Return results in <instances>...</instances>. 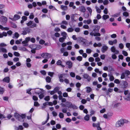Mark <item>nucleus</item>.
<instances>
[{
    "instance_id": "nucleus-50",
    "label": "nucleus",
    "mask_w": 130,
    "mask_h": 130,
    "mask_svg": "<svg viewBox=\"0 0 130 130\" xmlns=\"http://www.w3.org/2000/svg\"><path fill=\"white\" fill-rule=\"evenodd\" d=\"M74 30V29L71 28H69L67 30L68 32H72Z\"/></svg>"
},
{
    "instance_id": "nucleus-55",
    "label": "nucleus",
    "mask_w": 130,
    "mask_h": 130,
    "mask_svg": "<svg viewBox=\"0 0 130 130\" xmlns=\"http://www.w3.org/2000/svg\"><path fill=\"white\" fill-rule=\"evenodd\" d=\"M42 11L44 13H46L47 12L48 10L46 8H44L42 10Z\"/></svg>"
},
{
    "instance_id": "nucleus-28",
    "label": "nucleus",
    "mask_w": 130,
    "mask_h": 130,
    "mask_svg": "<svg viewBox=\"0 0 130 130\" xmlns=\"http://www.w3.org/2000/svg\"><path fill=\"white\" fill-rule=\"evenodd\" d=\"M60 88L58 87H55L54 89V90L56 93L58 92V91L60 90Z\"/></svg>"
},
{
    "instance_id": "nucleus-48",
    "label": "nucleus",
    "mask_w": 130,
    "mask_h": 130,
    "mask_svg": "<svg viewBox=\"0 0 130 130\" xmlns=\"http://www.w3.org/2000/svg\"><path fill=\"white\" fill-rule=\"evenodd\" d=\"M44 100L46 101H48L50 100V96H47L44 98Z\"/></svg>"
},
{
    "instance_id": "nucleus-22",
    "label": "nucleus",
    "mask_w": 130,
    "mask_h": 130,
    "mask_svg": "<svg viewBox=\"0 0 130 130\" xmlns=\"http://www.w3.org/2000/svg\"><path fill=\"white\" fill-rule=\"evenodd\" d=\"M86 89H87L86 92L87 93H89L92 91V89L90 87H87Z\"/></svg>"
},
{
    "instance_id": "nucleus-56",
    "label": "nucleus",
    "mask_w": 130,
    "mask_h": 130,
    "mask_svg": "<svg viewBox=\"0 0 130 130\" xmlns=\"http://www.w3.org/2000/svg\"><path fill=\"white\" fill-rule=\"evenodd\" d=\"M70 75L72 77H74L75 76V73L73 72H71L70 73Z\"/></svg>"
},
{
    "instance_id": "nucleus-38",
    "label": "nucleus",
    "mask_w": 130,
    "mask_h": 130,
    "mask_svg": "<svg viewBox=\"0 0 130 130\" xmlns=\"http://www.w3.org/2000/svg\"><path fill=\"white\" fill-rule=\"evenodd\" d=\"M54 74V72H48V75L52 77H53V75Z\"/></svg>"
},
{
    "instance_id": "nucleus-13",
    "label": "nucleus",
    "mask_w": 130,
    "mask_h": 130,
    "mask_svg": "<svg viewBox=\"0 0 130 130\" xmlns=\"http://www.w3.org/2000/svg\"><path fill=\"white\" fill-rule=\"evenodd\" d=\"M34 89H35V93H36L38 94H39L40 93H41V91L43 90L42 89H39L38 88H35Z\"/></svg>"
},
{
    "instance_id": "nucleus-5",
    "label": "nucleus",
    "mask_w": 130,
    "mask_h": 130,
    "mask_svg": "<svg viewBox=\"0 0 130 130\" xmlns=\"http://www.w3.org/2000/svg\"><path fill=\"white\" fill-rule=\"evenodd\" d=\"M128 83L126 81H123L120 83V85L121 88H126L128 86Z\"/></svg>"
},
{
    "instance_id": "nucleus-51",
    "label": "nucleus",
    "mask_w": 130,
    "mask_h": 130,
    "mask_svg": "<svg viewBox=\"0 0 130 130\" xmlns=\"http://www.w3.org/2000/svg\"><path fill=\"white\" fill-rule=\"evenodd\" d=\"M122 54L124 56H127L128 55L127 52L126 51H122Z\"/></svg>"
},
{
    "instance_id": "nucleus-16",
    "label": "nucleus",
    "mask_w": 130,
    "mask_h": 130,
    "mask_svg": "<svg viewBox=\"0 0 130 130\" xmlns=\"http://www.w3.org/2000/svg\"><path fill=\"white\" fill-rule=\"evenodd\" d=\"M124 99L127 101H130V93H129L127 95L125 96V97Z\"/></svg>"
},
{
    "instance_id": "nucleus-61",
    "label": "nucleus",
    "mask_w": 130,
    "mask_h": 130,
    "mask_svg": "<svg viewBox=\"0 0 130 130\" xmlns=\"http://www.w3.org/2000/svg\"><path fill=\"white\" fill-rule=\"evenodd\" d=\"M81 103L83 104H85L87 102V101L85 99H82L81 101Z\"/></svg>"
},
{
    "instance_id": "nucleus-27",
    "label": "nucleus",
    "mask_w": 130,
    "mask_h": 130,
    "mask_svg": "<svg viewBox=\"0 0 130 130\" xmlns=\"http://www.w3.org/2000/svg\"><path fill=\"white\" fill-rule=\"evenodd\" d=\"M1 51L3 53H7V52L6 49L4 48L1 47Z\"/></svg>"
},
{
    "instance_id": "nucleus-53",
    "label": "nucleus",
    "mask_w": 130,
    "mask_h": 130,
    "mask_svg": "<svg viewBox=\"0 0 130 130\" xmlns=\"http://www.w3.org/2000/svg\"><path fill=\"white\" fill-rule=\"evenodd\" d=\"M44 97V95L43 93H42L39 95V97L40 99H42Z\"/></svg>"
},
{
    "instance_id": "nucleus-52",
    "label": "nucleus",
    "mask_w": 130,
    "mask_h": 130,
    "mask_svg": "<svg viewBox=\"0 0 130 130\" xmlns=\"http://www.w3.org/2000/svg\"><path fill=\"white\" fill-rule=\"evenodd\" d=\"M95 39V40L98 41H99L101 40V38L98 36H96Z\"/></svg>"
},
{
    "instance_id": "nucleus-58",
    "label": "nucleus",
    "mask_w": 130,
    "mask_h": 130,
    "mask_svg": "<svg viewBox=\"0 0 130 130\" xmlns=\"http://www.w3.org/2000/svg\"><path fill=\"white\" fill-rule=\"evenodd\" d=\"M86 53L88 54H90L92 52V50L90 49H87L86 50Z\"/></svg>"
},
{
    "instance_id": "nucleus-64",
    "label": "nucleus",
    "mask_w": 130,
    "mask_h": 130,
    "mask_svg": "<svg viewBox=\"0 0 130 130\" xmlns=\"http://www.w3.org/2000/svg\"><path fill=\"white\" fill-rule=\"evenodd\" d=\"M94 58L92 57H90L89 59V61L90 62H92L94 61Z\"/></svg>"
},
{
    "instance_id": "nucleus-8",
    "label": "nucleus",
    "mask_w": 130,
    "mask_h": 130,
    "mask_svg": "<svg viewBox=\"0 0 130 130\" xmlns=\"http://www.w3.org/2000/svg\"><path fill=\"white\" fill-rule=\"evenodd\" d=\"M100 123L98 122L97 123H93L92 126L94 127H96L98 130H101L102 128L100 127Z\"/></svg>"
},
{
    "instance_id": "nucleus-54",
    "label": "nucleus",
    "mask_w": 130,
    "mask_h": 130,
    "mask_svg": "<svg viewBox=\"0 0 130 130\" xmlns=\"http://www.w3.org/2000/svg\"><path fill=\"white\" fill-rule=\"evenodd\" d=\"M103 2L104 5H107L109 3V2L108 0H105Z\"/></svg>"
},
{
    "instance_id": "nucleus-41",
    "label": "nucleus",
    "mask_w": 130,
    "mask_h": 130,
    "mask_svg": "<svg viewBox=\"0 0 130 130\" xmlns=\"http://www.w3.org/2000/svg\"><path fill=\"white\" fill-rule=\"evenodd\" d=\"M120 13H117L113 15V17H117L120 15Z\"/></svg>"
},
{
    "instance_id": "nucleus-44",
    "label": "nucleus",
    "mask_w": 130,
    "mask_h": 130,
    "mask_svg": "<svg viewBox=\"0 0 130 130\" xmlns=\"http://www.w3.org/2000/svg\"><path fill=\"white\" fill-rule=\"evenodd\" d=\"M123 16L126 17L128 16L129 15V14L128 12H125L123 13Z\"/></svg>"
},
{
    "instance_id": "nucleus-10",
    "label": "nucleus",
    "mask_w": 130,
    "mask_h": 130,
    "mask_svg": "<svg viewBox=\"0 0 130 130\" xmlns=\"http://www.w3.org/2000/svg\"><path fill=\"white\" fill-rule=\"evenodd\" d=\"M83 76L84 78L87 79V80L89 82H90L91 80V77L87 74H84L83 75Z\"/></svg>"
},
{
    "instance_id": "nucleus-43",
    "label": "nucleus",
    "mask_w": 130,
    "mask_h": 130,
    "mask_svg": "<svg viewBox=\"0 0 130 130\" xmlns=\"http://www.w3.org/2000/svg\"><path fill=\"white\" fill-rule=\"evenodd\" d=\"M59 116L60 118H63L64 117V115L62 113L60 112L59 114Z\"/></svg>"
},
{
    "instance_id": "nucleus-49",
    "label": "nucleus",
    "mask_w": 130,
    "mask_h": 130,
    "mask_svg": "<svg viewBox=\"0 0 130 130\" xmlns=\"http://www.w3.org/2000/svg\"><path fill=\"white\" fill-rule=\"evenodd\" d=\"M32 23V21H30L28 23H26V24L28 26H30Z\"/></svg>"
},
{
    "instance_id": "nucleus-24",
    "label": "nucleus",
    "mask_w": 130,
    "mask_h": 130,
    "mask_svg": "<svg viewBox=\"0 0 130 130\" xmlns=\"http://www.w3.org/2000/svg\"><path fill=\"white\" fill-rule=\"evenodd\" d=\"M84 119L86 121H88L89 119V116L87 115L84 117Z\"/></svg>"
},
{
    "instance_id": "nucleus-2",
    "label": "nucleus",
    "mask_w": 130,
    "mask_h": 130,
    "mask_svg": "<svg viewBox=\"0 0 130 130\" xmlns=\"http://www.w3.org/2000/svg\"><path fill=\"white\" fill-rule=\"evenodd\" d=\"M14 116L18 120L20 121H23V119L25 118L26 117L25 114H21L20 115L17 112L14 113Z\"/></svg>"
},
{
    "instance_id": "nucleus-40",
    "label": "nucleus",
    "mask_w": 130,
    "mask_h": 130,
    "mask_svg": "<svg viewBox=\"0 0 130 130\" xmlns=\"http://www.w3.org/2000/svg\"><path fill=\"white\" fill-rule=\"evenodd\" d=\"M23 126L27 128L29 126L28 124L26 123H24L23 124Z\"/></svg>"
},
{
    "instance_id": "nucleus-60",
    "label": "nucleus",
    "mask_w": 130,
    "mask_h": 130,
    "mask_svg": "<svg viewBox=\"0 0 130 130\" xmlns=\"http://www.w3.org/2000/svg\"><path fill=\"white\" fill-rule=\"evenodd\" d=\"M40 73L43 75H45L46 74V72L44 70H41L40 71Z\"/></svg>"
},
{
    "instance_id": "nucleus-37",
    "label": "nucleus",
    "mask_w": 130,
    "mask_h": 130,
    "mask_svg": "<svg viewBox=\"0 0 130 130\" xmlns=\"http://www.w3.org/2000/svg\"><path fill=\"white\" fill-rule=\"evenodd\" d=\"M114 82L117 84H119L120 83V81L118 79H116L114 81Z\"/></svg>"
},
{
    "instance_id": "nucleus-19",
    "label": "nucleus",
    "mask_w": 130,
    "mask_h": 130,
    "mask_svg": "<svg viewBox=\"0 0 130 130\" xmlns=\"http://www.w3.org/2000/svg\"><path fill=\"white\" fill-rule=\"evenodd\" d=\"M45 79L46 82L48 83H50L51 81V78L49 76H47L46 77Z\"/></svg>"
},
{
    "instance_id": "nucleus-35",
    "label": "nucleus",
    "mask_w": 130,
    "mask_h": 130,
    "mask_svg": "<svg viewBox=\"0 0 130 130\" xmlns=\"http://www.w3.org/2000/svg\"><path fill=\"white\" fill-rule=\"evenodd\" d=\"M41 45H37L36 47L35 48V50H38L41 49Z\"/></svg>"
},
{
    "instance_id": "nucleus-33",
    "label": "nucleus",
    "mask_w": 130,
    "mask_h": 130,
    "mask_svg": "<svg viewBox=\"0 0 130 130\" xmlns=\"http://www.w3.org/2000/svg\"><path fill=\"white\" fill-rule=\"evenodd\" d=\"M80 40L81 41V42H86L87 41V40L82 37H81L80 38Z\"/></svg>"
},
{
    "instance_id": "nucleus-25",
    "label": "nucleus",
    "mask_w": 130,
    "mask_h": 130,
    "mask_svg": "<svg viewBox=\"0 0 130 130\" xmlns=\"http://www.w3.org/2000/svg\"><path fill=\"white\" fill-rule=\"evenodd\" d=\"M14 18L15 19V20H17L19 19L20 18V16L17 14H15L14 15Z\"/></svg>"
},
{
    "instance_id": "nucleus-47",
    "label": "nucleus",
    "mask_w": 130,
    "mask_h": 130,
    "mask_svg": "<svg viewBox=\"0 0 130 130\" xmlns=\"http://www.w3.org/2000/svg\"><path fill=\"white\" fill-rule=\"evenodd\" d=\"M32 89L31 88H30L28 89L27 90L26 93H28L29 94H31V93L30 92V91Z\"/></svg>"
},
{
    "instance_id": "nucleus-11",
    "label": "nucleus",
    "mask_w": 130,
    "mask_h": 130,
    "mask_svg": "<svg viewBox=\"0 0 130 130\" xmlns=\"http://www.w3.org/2000/svg\"><path fill=\"white\" fill-rule=\"evenodd\" d=\"M79 10L83 12H84L86 11V9L84 6H80L79 8Z\"/></svg>"
},
{
    "instance_id": "nucleus-1",
    "label": "nucleus",
    "mask_w": 130,
    "mask_h": 130,
    "mask_svg": "<svg viewBox=\"0 0 130 130\" xmlns=\"http://www.w3.org/2000/svg\"><path fill=\"white\" fill-rule=\"evenodd\" d=\"M128 122L126 120L121 119L116 122L115 126L118 127L122 126L124 123H127Z\"/></svg>"
},
{
    "instance_id": "nucleus-14",
    "label": "nucleus",
    "mask_w": 130,
    "mask_h": 130,
    "mask_svg": "<svg viewBox=\"0 0 130 130\" xmlns=\"http://www.w3.org/2000/svg\"><path fill=\"white\" fill-rule=\"evenodd\" d=\"M108 48V46L106 45H104L103 46L101 49V50L102 52L104 53L107 50Z\"/></svg>"
},
{
    "instance_id": "nucleus-31",
    "label": "nucleus",
    "mask_w": 130,
    "mask_h": 130,
    "mask_svg": "<svg viewBox=\"0 0 130 130\" xmlns=\"http://www.w3.org/2000/svg\"><path fill=\"white\" fill-rule=\"evenodd\" d=\"M36 24L35 23H33L31 26L29 27H30L31 28H34L36 26Z\"/></svg>"
},
{
    "instance_id": "nucleus-15",
    "label": "nucleus",
    "mask_w": 130,
    "mask_h": 130,
    "mask_svg": "<svg viewBox=\"0 0 130 130\" xmlns=\"http://www.w3.org/2000/svg\"><path fill=\"white\" fill-rule=\"evenodd\" d=\"M3 80L7 83H9L10 82V78L8 77H6L4 78Z\"/></svg>"
},
{
    "instance_id": "nucleus-21",
    "label": "nucleus",
    "mask_w": 130,
    "mask_h": 130,
    "mask_svg": "<svg viewBox=\"0 0 130 130\" xmlns=\"http://www.w3.org/2000/svg\"><path fill=\"white\" fill-rule=\"evenodd\" d=\"M5 91V90L3 88L0 86V94H3Z\"/></svg>"
},
{
    "instance_id": "nucleus-30",
    "label": "nucleus",
    "mask_w": 130,
    "mask_h": 130,
    "mask_svg": "<svg viewBox=\"0 0 130 130\" xmlns=\"http://www.w3.org/2000/svg\"><path fill=\"white\" fill-rule=\"evenodd\" d=\"M97 12L99 13H100L101 12V9L97 6L95 7Z\"/></svg>"
},
{
    "instance_id": "nucleus-18",
    "label": "nucleus",
    "mask_w": 130,
    "mask_h": 130,
    "mask_svg": "<svg viewBox=\"0 0 130 130\" xmlns=\"http://www.w3.org/2000/svg\"><path fill=\"white\" fill-rule=\"evenodd\" d=\"M61 9L63 10H66L68 9L67 6L61 5L60 7Z\"/></svg>"
},
{
    "instance_id": "nucleus-7",
    "label": "nucleus",
    "mask_w": 130,
    "mask_h": 130,
    "mask_svg": "<svg viewBox=\"0 0 130 130\" xmlns=\"http://www.w3.org/2000/svg\"><path fill=\"white\" fill-rule=\"evenodd\" d=\"M41 56L42 57L44 58H49L51 57V54L47 53H43Z\"/></svg>"
},
{
    "instance_id": "nucleus-9",
    "label": "nucleus",
    "mask_w": 130,
    "mask_h": 130,
    "mask_svg": "<svg viewBox=\"0 0 130 130\" xmlns=\"http://www.w3.org/2000/svg\"><path fill=\"white\" fill-rule=\"evenodd\" d=\"M92 28L93 29L92 31H94V33L98 32L99 31L100 27L99 26L95 25L93 26Z\"/></svg>"
},
{
    "instance_id": "nucleus-34",
    "label": "nucleus",
    "mask_w": 130,
    "mask_h": 130,
    "mask_svg": "<svg viewBox=\"0 0 130 130\" xmlns=\"http://www.w3.org/2000/svg\"><path fill=\"white\" fill-rule=\"evenodd\" d=\"M111 51L113 52H115L116 51V48L114 46H113L111 48Z\"/></svg>"
},
{
    "instance_id": "nucleus-6",
    "label": "nucleus",
    "mask_w": 130,
    "mask_h": 130,
    "mask_svg": "<svg viewBox=\"0 0 130 130\" xmlns=\"http://www.w3.org/2000/svg\"><path fill=\"white\" fill-rule=\"evenodd\" d=\"M0 21L2 24H5L7 22V18L5 16H2L1 18Z\"/></svg>"
},
{
    "instance_id": "nucleus-23",
    "label": "nucleus",
    "mask_w": 130,
    "mask_h": 130,
    "mask_svg": "<svg viewBox=\"0 0 130 130\" xmlns=\"http://www.w3.org/2000/svg\"><path fill=\"white\" fill-rule=\"evenodd\" d=\"M103 19L104 20H106L109 18V16L107 15H104L102 17Z\"/></svg>"
},
{
    "instance_id": "nucleus-29",
    "label": "nucleus",
    "mask_w": 130,
    "mask_h": 130,
    "mask_svg": "<svg viewBox=\"0 0 130 130\" xmlns=\"http://www.w3.org/2000/svg\"><path fill=\"white\" fill-rule=\"evenodd\" d=\"M109 77V80L110 81H112L114 79V78L113 75H108Z\"/></svg>"
},
{
    "instance_id": "nucleus-32",
    "label": "nucleus",
    "mask_w": 130,
    "mask_h": 130,
    "mask_svg": "<svg viewBox=\"0 0 130 130\" xmlns=\"http://www.w3.org/2000/svg\"><path fill=\"white\" fill-rule=\"evenodd\" d=\"M13 54L15 55V56L19 57L20 56V54L19 53L16 52H14Z\"/></svg>"
},
{
    "instance_id": "nucleus-17",
    "label": "nucleus",
    "mask_w": 130,
    "mask_h": 130,
    "mask_svg": "<svg viewBox=\"0 0 130 130\" xmlns=\"http://www.w3.org/2000/svg\"><path fill=\"white\" fill-rule=\"evenodd\" d=\"M62 62L60 60H58L57 63V64L58 66L60 65L61 66L63 67V68H64L65 67V66L64 65H62L61 64Z\"/></svg>"
},
{
    "instance_id": "nucleus-20",
    "label": "nucleus",
    "mask_w": 130,
    "mask_h": 130,
    "mask_svg": "<svg viewBox=\"0 0 130 130\" xmlns=\"http://www.w3.org/2000/svg\"><path fill=\"white\" fill-rule=\"evenodd\" d=\"M23 29H24L25 31H26V32L27 33H29L30 32V31L31 29L28 28V27H26L25 28H23Z\"/></svg>"
},
{
    "instance_id": "nucleus-46",
    "label": "nucleus",
    "mask_w": 130,
    "mask_h": 130,
    "mask_svg": "<svg viewBox=\"0 0 130 130\" xmlns=\"http://www.w3.org/2000/svg\"><path fill=\"white\" fill-rule=\"evenodd\" d=\"M34 106H39L40 105V104L37 102H34Z\"/></svg>"
},
{
    "instance_id": "nucleus-45",
    "label": "nucleus",
    "mask_w": 130,
    "mask_h": 130,
    "mask_svg": "<svg viewBox=\"0 0 130 130\" xmlns=\"http://www.w3.org/2000/svg\"><path fill=\"white\" fill-rule=\"evenodd\" d=\"M82 57L80 56H78L77 58V59L79 61H81L82 60Z\"/></svg>"
},
{
    "instance_id": "nucleus-26",
    "label": "nucleus",
    "mask_w": 130,
    "mask_h": 130,
    "mask_svg": "<svg viewBox=\"0 0 130 130\" xmlns=\"http://www.w3.org/2000/svg\"><path fill=\"white\" fill-rule=\"evenodd\" d=\"M65 39H66V38L60 37L59 39V41L61 42H63L64 41Z\"/></svg>"
},
{
    "instance_id": "nucleus-39",
    "label": "nucleus",
    "mask_w": 130,
    "mask_h": 130,
    "mask_svg": "<svg viewBox=\"0 0 130 130\" xmlns=\"http://www.w3.org/2000/svg\"><path fill=\"white\" fill-rule=\"evenodd\" d=\"M101 35L100 34L99 32H95L94 33V36H100Z\"/></svg>"
},
{
    "instance_id": "nucleus-42",
    "label": "nucleus",
    "mask_w": 130,
    "mask_h": 130,
    "mask_svg": "<svg viewBox=\"0 0 130 130\" xmlns=\"http://www.w3.org/2000/svg\"><path fill=\"white\" fill-rule=\"evenodd\" d=\"M6 117L4 116L2 114L0 113V119H2L3 118H5Z\"/></svg>"
},
{
    "instance_id": "nucleus-12",
    "label": "nucleus",
    "mask_w": 130,
    "mask_h": 130,
    "mask_svg": "<svg viewBox=\"0 0 130 130\" xmlns=\"http://www.w3.org/2000/svg\"><path fill=\"white\" fill-rule=\"evenodd\" d=\"M66 65L68 66V67L69 68H71L72 67L73 63L71 61H68L66 63Z\"/></svg>"
},
{
    "instance_id": "nucleus-59",
    "label": "nucleus",
    "mask_w": 130,
    "mask_h": 130,
    "mask_svg": "<svg viewBox=\"0 0 130 130\" xmlns=\"http://www.w3.org/2000/svg\"><path fill=\"white\" fill-rule=\"evenodd\" d=\"M114 84L113 83H111L109 85V87H113L114 86Z\"/></svg>"
},
{
    "instance_id": "nucleus-3",
    "label": "nucleus",
    "mask_w": 130,
    "mask_h": 130,
    "mask_svg": "<svg viewBox=\"0 0 130 130\" xmlns=\"http://www.w3.org/2000/svg\"><path fill=\"white\" fill-rule=\"evenodd\" d=\"M126 75V76L128 78V76L130 75V71L128 70H127L125 71L124 72H123L121 74V79H123L125 78V75Z\"/></svg>"
},
{
    "instance_id": "nucleus-62",
    "label": "nucleus",
    "mask_w": 130,
    "mask_h": 130,
    "mask_svg": "<svg viewBox=\"0 0 130 130\" xmlns=\"http://www.w3.org/2000/svg\"><path fill=\"white\" fill-rule=\"evenodd\" d=\"M119 47L121 49H122L123 48L124 46L123 44L121 43L119 44Z\"/></svg>"
},
{
    "instance_id": "nucleus-36",
    "label": "nucleus",
    "mask_w": 130,
    "mask_h": 130,
    "mask_svg": "<svg viewBox=\"0 0 130 130\" xmlns=\"http://www.w3.org/2000/svg\"><path fill=\"white\" fill-rule=\"evenodd\" d=\"M87 10L89 11L90 15H91L92 12V10L90 7H88L87 8Z\"/></svg>"
},
{
    "instance_id": "nucleus-63",
    "label": "nucleus",
    "mask_w": 130,
    "mask_h": 130,
    "mask_svg": "<svg viewBox=\"0 0 130 130\" xmlns=\"http://www.w3.org/2000/svg\"><path fill=\"white\" fill-rule=\"evenodd\" d=\"M117 37V35L115 34H113L111 35V37L113 38H115Z\"/></svg>"
},
{
    "instance_id": "nucleus-57",
    "label": "nucleus",
    "mask_w": 130,
    "mask_h": 130,
    "mask_svg": "<svg viewBox=\"0 0 130 130\" xmlns=\"http://www.w3.org/2000/svg\"><path fill=\"white\" fill-rule=\"evenodd\" d=\"M34 17V15L32 13H31L29 16V18L30 19H32Z\"/></svg>"
},
{
    "instance_id": "nucleus-4",
    "label": "nucleus",
    "mask_w": 130,
    "mask_h": 130,
    "mask_svg": "<svg viewBox=\"0 0 130 130\" xmlns=\"http://www.w3.org/2000/svg\"><path fill=\"white\" fill-rule=\"evenodd\" d=\"M66 106L68 108H71L73 109H76L77 107L74 105H73L72 103L69 102H67L66 103Z\"/></svg>"
}]
</instances>
